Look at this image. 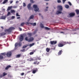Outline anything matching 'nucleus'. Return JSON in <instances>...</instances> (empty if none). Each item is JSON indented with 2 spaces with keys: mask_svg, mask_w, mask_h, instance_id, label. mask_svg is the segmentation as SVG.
<instances>
[{
  "mask_svg": "<svg viewBox=\"0 0 79 79\" xmlns=\"http://www.w3.org/2000/svg\"><path fill=\"white\" fill-rule=\"evenodd\" d=\"M30 2L31 3H34V1H33V0H30Z\"/></svg>",
  "mask_w": 79,
  "mask_h": 79,
  "instance_id": "49530a36",
  "label": "nucleus"
},
{
  "mask_svg": "<svg viewBox=\"0 0 79 79\" xmlns=\"http://www.w3.org/2000/svg\"><path fill=\"white\" fill-rule=\"evenodd\" d=\"M25 40L26 41H28V42H32V41H33L34 40V38L33 37H31L29 39V37H26L25 38Z\"/></svg>",
  "mask_w": 79,
  "mask_h": 79,
  "instance_id": "20e7f679",
  "label": "nucleus"
},
{
  "mask_svg": "<svg viewBox=\"0 0 79 79\" xmlns=\"http://www.w3.org/2000/svg\"><path fill=\"white\" fill-rule=\"evenodd\" d=\"M45 11H47V9H46V10H45Z\"/></svg>",
  "mask_w": 79,
  "mask_h": 79,
  "instance_id": "774afa93",
  "label": "nucleus"
},
{
  "mask_svg": "<svg viewBox=\"0 0 79 79\" xmlns=\"http://www.w3.org/2000/svg\"><path fill=\"white\" fill-rule=\"evenodd\" d=\"M15 28L13 27H10L9 29H6L5 30V32H8V33H10V32H11V30L13 29H15Z\"/></svg>",
  "mask_w": 79,
  "mask_h": 79,
  "instance_id": "7ed1b4c3",
  "label": "nucleus"
},
{
  "mask_svg": "<svg viewBox=\"0 0 79 79\" xmlns=\"http://www.w3.org/2000/svg\"><path fill=\"white\" fill-rule=\"evenodd\" d=\"M6 18V16H2L1 18H0V19H5Z\"/></svg>",
  "mask_w": 79,
  "mask_h": 79,
  "instance_id": "4468645a",
  "label": "nucleus"
},
{
  "mask_svg": "<svg viewBox=\"0 0 79 79\" xmlns=\"http://www.w3.org/2000/svg\"><path fill=\"white\" fill-rule=\"evenodd\" d=\"M1 28H2V29H3V27H1Z\"/></svg>",
  "mask_w": 79,
  "mask_h": 79,
  "instance_id": "0e129e2a",
  "label": "nucleus"
},
{
  "mask_svg": "<svg viewBox=\"0 0 79 79\" xmlns=\"http://www.w3.org/2000/svg\"><path fill=\"white\" fill-rule=\"evenodd\" d=\"M41 18H43V16H41Z\"/></svg>",
  "mask_w": 79,
  "mask_h": 79,
  "instance_id": "338daca9",
  "label": "nucleus"
},
{
  "mask_svg": "<svg viewBox=\"0 0 79 79\" xmlns=\"http://www.w3.org/2000/svg\"><path fill=\"white\" fill-rule=\"evenodd\" d=\"M24 24H25V23H22L21 24V26H23V25H24Z\"/></svg>",
  "mask_w": 79,
  "mask_h": 79,
  "instance_id": "c9c22d12",
  "label": "nucleus"
},
{
  "mask_svg": "<svg viewBox=\"0 0 79 79\" xmlns=\"http://www.w3.org/2000/svg\"><path fill=\"white\" fill-rule=\"evenodd\" d=\"M36 72H37V69H33L32 71V73L33 74H35Z\"/></svg>",
  "mask_w": 79,
  "mask_h": 79,
  "instance_id": "9d476101",
  "label": "nucleus"
},
{
  "mask_svg": "<svg viewBox=\"0 0 79 79\" xmlns=\"http://www.w3.org/2000/svg\"><path fill=\"white\" fill-rule=\"evenodd\" d=\"M33 54H34V52H31L30 53V54L31 55H33Z\"/></svg>",
  "mask_w": 79,
  "mask_h": 79,
  "instance_id": "37998d69",
  "label": "nucleus"
},
{
  "mask_svg": "<svg viewBox=\"0 0 79 79\" xmlns=\"http://www.w3.org/2000/svg\"><path fill=\"white\" fill-rule=\"evenodd\" d=\"M68 3H69V5H70V6H71V5H72V4H71V3L69 2H68Z\"/></svg>",
  "mask_w": 79,
  "mask_h": 79,
  "instance_id": "ea45409f",
  "label": "nucleus"
},
{
  "mask_svg": "<svg viewBox=\"0 0 79 79\" xmlns=\"http://www.w3.org/2000/svg\"><path fill=\"white\" fill-rule=\"evenodd\" d=\"M20 56H21V55L20 54H19L18 55H17L16 56V58H19V57H20Z\"/></svg>",
  "mask_w": 79,
  "mask_h": 79,
  "instance_id": "c756f323",
  "label": "nucleus"
},
{
  "mask_svg": "<svg viewBox=\"0 0 79 79\" xmlns=\"http://www.w3.org/2000/svg\"><path fill=\"white\" fill-rule=\"evenodd\" d=\"M19 18H20V17H17V19H19Z\"/></svg>",
  "mask_w": 79,
  "mask_h": 79,
  "instance_id": "052dcab7",
  "label": "nucleus"
},
{
  "mask_svg": "<svg viewBox=\"0 0 79 79\" xmlns=\"http://www.w3.org/2000/svg\"><path fill=\"white\" fill-rule=\"evenodd\" d=\"M34 64H39V62H35L34 63Z\"/></svg>",
  "mask_w": 79,
  "mask_h": 79,
  "instance_id": "7c9ffc66",
  "label": "nucleus"
},
{
  "mask_svg": "<svg viewBox=\"0 0 79 79\" xmlns=\"http://www.w3.org/2000/svg\"><path fill=\"white\" fill-rule=\"evenodd\" d=\"M12 53L11 52H8L7 53L6 56L8 57L11 56Z\"/></svg>",
  "mask_w": 79,
  "mask_h": 79,
  "instance_id": "0eeeda50",
  "label": "nucleus"
},
{
  "mask_svg": "<svg viewBox=\"0 0 79 79\" xmlns=\"http://www.w3.org/2000/svg\"><path fill=\"white\" fill-rule=\"evenodd\" d=\"M25 49H24L22 50V52H25Z\"/></svg>",
  "mask_w": 79,
  "mask_h": 79,
  "instance_id": "6e6d98bb",
  "label": "nucleus"
},
{
  "mask_svg": "<svg viewBox=\"0 0 79 79\" xmlns=\"http://www.w3.org/2000/svg\"><path fill=\"white\" fill-rule=\"evenodd\" d=\"M37 59L39 60H41V58H40H40H38Z\"/></svg>",
  "mask_w": 79,
  "mask_h": 79,
  "instance_id": "5fc2aeb1",
  "label": "nucleus"
},
{
  "mask_svg": "<svg viewBox=\"0 0 79 79\" xmlns=\"http://www.w3.org/2000/svg\"><path fill=\"white\" fill-rule=\"evenodd\" d=\"M60 33H62V34H64V32H60Z\"/></svg>",
  "mask_w": 79,
  "mask_h": 79,
  "instance_id": "bf43d9fd",
  "label": "nucleus"
},
{
  "mask_svg": "<svg viewBox=\"0 0 79 79\" xmlns=\"http://www.w3.org/2000/svg\"><path fill=\"white\" fill-rule=\"evenodd\" d=\"M65 7L66 8L68 9L69 7V6L68 5H65Z\"/></svg>",
  "mask_w": 79,
  "mask_h": 79,
  "instance_id": "4be33fe9",
  "label": "nucleus"
},
{
  "mask_svg": "<svg viewBox=\"0 0 79 79\" xmlns=\"http://www.w3.org/2000/svg\"><path fill=\"white\" fill-rule=\"evenodd\" d=\"M15 16H12V19H15Z\"/></svg>",
  "mask_w": 79,
  "mask_h": 79,
  "instance_id": "c03bdc74",
  "label": "nucleus"
},
{
  "mask_svg": "<svg viewBox=\"0 0 79 79\" xmlns=\"http://www.w3.org/2000/svg\"><path fill=\"white\" fill-rule=\"evenodd\" d=\"M22 45L21 42L20 41L18 43H16L15 44V47H17L18 45L19 47H20V46H21Z\"/></svg>",
  "mask_w": 79,
  "mask_h": 79,
  "instance_id": "423d86ee",
  "label": "nucleus"
},
{
  "mask_svg": "<svg viewBox=\"0 0 79 79\" xmlns=\"http://www.w3.org/2000/svg\"><path fill=\"white\" fill-rule=\"evenodd\" d=\"M57 42L56 41H51L50 44H51L52 45L53 44H56Z\"/></svg>",
  "mask_w": 79,
  "mask_h": 79,
  "instance_id": "9b49d317",
  "label": "nucleus"
},
{
  "mask_svg": "<svg viewBox=\"0 0 79 79\" xmlns=\"http://www.w3.org/2000/svg\"><path fill=\"white\" fill-rule=\"evenodd\" d=\"M44 28L45 29H46V30H50V28L47 27H44Z\"/></svg>",
  "mask_w": 79,
  "mask_h": 79,
  "instance_id": "5701e85b",
  "label": "nucleus"
},
{
  "mask_svg": "<svg viewBox=\"0 0 79 79\" xmlns=\"http://www.w3.org/2000/svg\"><path fill=\"white\" fill-rule=\"evenodd\" d=\"M3 57L2 55H0V59L2 60V59H3Z\"/></svg>",
  "mask_w": 79,
  "mask_h": 79,
  "instance_id": "72a5a7b5",
  "label": "nucleus"
},
{
  "mask_svg": "<svg viewBox=\"0 0 79 79\" xmlns=\"http://www.w3.org/2000/svg\"><path fill=\"white\" fill-rule=\"evenodd\" d=\"M11 15L10 12H8L7 14V16H9V15Z\"/></svg>",
  "mask_w": 79,
  "mask_h": 79,
  "instance_id": "4c0bfd02",
  "label": "nucleus"
},
{
  "mask_svg": "<svg viewBox=\"0 0 79 79\" xmlns=\"http://www.w3.org/2000/svg\"><path fill=\"white\" fill-rule=\"evenodd\" d=\"M8 2V0H4V1L3 2V4H5L6 3Z\"/></svg>",
  "mask_w": 79,
  "mask_h": 79,
  "instance_id": "412c9836",
  "label": "nucleus"
},
{
  "mask_svg": "<svg viewBox=\"0 0 79 79\" xmlns=\"http://www.w3.org/2000/svg\"><path fill=\"white\" fill-rule=\"evenodd\" d=\"M26 25H28V24H29V23L27 22L26 23Z\"/></svg>",
  "mask_w": 79,
  "mask_h": 79,
  "instance_id": "8fccbe9b",
  "label": "nucleus"
},
{
  "mask_svg": "<svg viewBox=\"0 0 79 79\" xmlns=\"http://www.w3.org/2000/svg\"><path fill=\"white\" fill-rule=\"evenodd\" d=\"M28 45H24V46H23V48H26V47H27V46H28Z\"/></svg>",
  "mask_w": 79,
  "mask_h": 79,
  "instance_id": "473e14b6",
  "label": "nucleus"
},
{
  "mask_svg": "<svg viewBox=\"0 0 79 79\" xmlns=\"http://www.w3.org/2000/svg\"><path fill=\"white\" fill-rule=\"evenodd\" d=\"M76 12L77 13V15L79 14V10H76Z\"/></svg>",
  "mask_w": 79,
  "mask_h": 79,
  "instance_id": "b1692460",
  "label": "nucleus"
},
{
  "mask_svg": "<svg viewBox=\"0 0 79 79\" xmlns=\"http://www.w3.org/2000/svg\"><path fill=\"white\" fill-rule=\"evenodd\" d=\"M13 6H9L8 7V8L7 9V11H9V10H10L12 8Z\"/></svg>",
  "mask_w": 79,
  "mask_h": 79,
  "instance_id": "f3484780",
  "label": "nucleus"
},
{
  "mask_svg": "<svg viewBox=\"0 0 79 79\" xmlns=\"http://www.w3.org/2000/svg\"><path fill=\"white\" fill-rule=\"evenodd\" d=\"M0 15H3V11L0 12Z\"/></svg>",
  "mask_w": 79,
  "mask_h": 79,
  "instance_id": "58836bf2",
  "label": "nucleus"
},
{
  "mask_svg": "<svg viewBox=\"0 0 79 79\" xmlns=\"http://www.w3.org/2000/svg\"><path fill=\"white\" fill-rule=\"evenodd\" d=\"M1 35H5L6 34V33H0Z\"/></svg>",
  "mask_w": 79,
  "mask_h": 79,
  "instance_id": "cd10ccee",
  "label": "nucleus"
},
{
  "mask_svg": "<svg viewBox=\"0 0 79 79\" xmlns=\"http://www.w3.org/2000/svg\"><path fill=\"white\" fill-rule=\"evenodd\" d=\"M31 3H29L28 4V8L29 9V10H31V9H32V7H31Z\"/></svg>",
  "mask_w": 79,
  "mask_h": 79,
  "instance_id": "ddd939ff",
  "label": "nucleus"
},
{
  "mask_svg": "<svg viewBox=\"0 0 79 79\" xmlns=\"http://www.w3.org/2000/svg\"><path fill=\"white\" fill-rule=\"evenodd\" d=\"M31 24H32L33 26H34L36 25V23H31Z\"/></svg>",
  "mask_w": 79,
  "mask_h": 79,
  "instance_id": "e433bc0d",
  "label": "nucleus"
},
{
  "mask_svg": "<svg viewBox=\"0 0 79 79\" xmlns=\"http://www.w3.org/2000/svg\"><path fill=\"white\" fill-rule=\"evenodd\" d=\"M23 6H26V4H25V3H23Z\"/></svg>",
  "mask_w": 79,
  "mask_h": 79,
  "instance_id": "3c124183",
  "label": "nucleus"
},
{
  "mask_svg": "<svg viewBox=\"0 0 79 79\" xmlns=\"http://www.w3.org/2000/svg\"><path fill=\"white\" fill-rule=\"evenodd\" d=\"M63 51L62 50H60L59 52H58V55H61V53H62Z\"/></svg>",
  "mask_w": 79,
  "mask_h": 79,
  "instance_id": "dca6fc26",
  "label": "nucleus"
},
{
  "mask_svg": "<svg viewBox=\"0 0 79 79\" xmlns=\"http://www.w3.org/2000/svg\"><path fill=\"white\" fill-rule=\"evenodd\" d=\"M19 29H20V31H22V28H21L20 27H19Z\"/></svg>",
  "mask_w": 79,
  "mask_h": 79,
  "instance_id": "603ef678",
  "label": "nucleus"
},
{
  "mask_svg": "<svg viewBox=\"0 0 79 79\" xmlns=\"http://www.w3.org/2000/svg\"><path fill=\"white\" fill-rule=\"evenodd\" d=\"M33 8H34V11H38L39 12V9L38 7H37V6L35 5H34L33 6Z\"/></svg>",
  "mask_w": 79,
  "mask_h": 79,
  "instance_id": "39448f33",
  "label": "nucleus"
},
{
  "mask_svg": "<svg viewBox=\"0 0 79 79\" xmlns=\"http://www.w3.org/2000/svg\"><path fill=\"white\" fill-rule=\"evenodd\" d=\"M34 16L33 15H31L29 19V21L31 19H33V18H34Z\"/></svg>",
  "mask_w": 79,
  "mask_h": 79,
  "instance_id": "2eb2a0df",
  "label": "nucleus"
},
{
  "mask_svg": "<svg viewBox=\"0 0 79 79\" xmlns=\"http://www.w3.org/2000/svg\"><path fill=\"white\" fill-rule=\"evenodd\" d=\"M28 60L29 61H32V60H33V59L32 58H30L28 59Z\"/></svg>",
  "mask_w": 79,
  "mask_h": 79,
  "instance_id": "2f4dec72",
  "label": "nucleus"
},
{
  "mask_svg": "<svg viewBox=\"0 0 79 79\" xmlns=\"http://www.w3.org/2000/svg\"><path fill=\"white\" fill-rule=\"evenodd\" d=\"M48 55H49V54L48 53H46V56H48Z\"/></svg>",
  "mask_w": 79,
  "mask_h": 79,
  "instance_id": "09e8293b",
  "label": "nucleus"
},
{
  "mask_svg": "<svg viewBox=\"0 0 79 79\" xmlns=\"http://www.w3.org/2000/svg\"><path fill=\"white\" fill-rule=\"evenodd\" d=\"M46 8H48V7H47Z\"/></svg>",
  "mask_w": 79,
  "mask_h": 79,
  "instance_id": "69168bd1",
  "label": "nucleus"
},
{
  "mask_svg": "<svg viewBox=\"0 0 79 79\" xmlns=\"http://www.w3.org/2000/svg\"><path fill=\"white\" fill-rule=\"evenodd\" d=\"M57 8L59 10L57 11L56 12L57 15H59V14H61L62 13L61 11L63 10V7L61 6H58Z\"/></svg>",
  "mask_w": 79,
  "mask_h": 79,
  "instance_id": "f257e3e1",
  "label": "nucleus"
},
{
  "mask_svg": "<svg viewBox=\"0 0 79 79\" xmlns=\"http://www.w3.org/2000/svg\"><path fill=\"white\" fill-rule=\"evenodd\" d=\"M63 1V3L64 4V2H66V0H62Z\"/></svg>",
  "mask_w": 79,
  "mask_h": 79,
  "instance_id": "79ce46f5",
  "label": "nucleus"
},
{
  "mask_svg": "<svg viewBox=\"0 0 79 79\" xmlns=\"http://www.w3.org/2000/svg\"><path fill=\"white\" fill-rule=\"evenodd\" d=\"M2 10H3V11H4V10H5V9H3Z\"/></svg>",
  "mask_w": 79,
  "mask_h": 79,
  "instance_id": "e2e57ef3",
  "label": "nucleus"
},
{
  "mask_svg": "<svg viewBox=\"0 0 79 79\" xmlns=\"http://www.w3.org/2000/svg\"><path fill=\"white\" fill-rule=\"evenodd\" d=\"M58 3H61V1L60 0H57Z\"/></svg>",
  "mask_w": 79,
  "mask_h": 79,
  "instance_id": "a18cd8bd",
  "label": "nucleus"
},
{
  "mask_svg": "<svg viewBox=\"0 0 79 79\" xmlns=\"http://www.w3.org/2000/svg\"><path fill=\"white\" fill-rule=\"evenodd\" d=\"M16 15L17 16H20V15H19L18 13H16Z\"/></svg>",
  "mask_w": 79,
  "mask_h": 79,
  "instance_id": "a19ab883",
  "label": "nucleus"
},
{
  "mask_svg": "<svg viewBox=\"0 0 79 79\" xmlns=\"http://www.w3.org/2000/svg\"><path fill=\"white\" fill-rule=\"evenodd\" d=\"M13 1H11L10 2V4H11V3H13Z\"/></svg>",
  "mask_w": 79,
  "mask_h": 79,
  "instance_id": "864d4df0",
  "label": "nucleus"
},
{
  "mask_svg": "<svg viewBox=\"0 0 79 79\" xmlns=\"http://www.w3.org/2000/svg\"><path fill=\"white\" fill-rule=\"evenodd\" d=\"M14 8H17V7L16 6H14Z\"/></svg>",
  "mask_w": 79,
  "mask_h": 79,
  "instance_id": "13d9d810",
  "label": "nucleus"
},
{
  "mask_svg": "<svg viewBox=\"0 0 79 79\" xmlns=\"http://www.w3.org/2000/svg\"><path fill=\"white\" fill-rule=\"evenodd\" d=\"M74 15H75V13H70V14H69L70 17H73V16H74Z\"/></svg>",
  "mask_w": 79,
  "mask_h": 79,
  "instance_id": "1a4fd4ad",
  "label": "nucleus"
},
{
  "mask_svg": "<svg viewBox=\"0 0 79 79\" xmlns=\"http://www.w3.org/2000/svg\"><path fill=\"white\" fill-rule=\"evenodd\" d=\"M11 66L10 65H8L7 67H6L5 69H8L9 68H10Z\"/></svg>",
  "mask_w": 79,
  "mask_h": 79,
  "instance_id": "a878e982",
  "label": "nucleus"
},
{
  "mask_svg": "<svg viewBox=\"0 0 79 79\" xmlns=\"http://www.w3.org/2000/svg\"><path fill=\"white\" fill-rule=\"evenodd\" d=\"M46 51L47 52H49V51H50V48H47L46 49Z\"/></svg>",
  "mask_w": 79,
  "mask_h": 79,
  "instance_id": "393cba45",
  "label": "nucleus"
},
{
  "mask_svg": "<svg viewBox=\"0 0 79 79\" xmlns=\"http://www.w3.org/2000/svg\"><path fill=\"white\" fill-rule=\"evenodd\" d=\"M71 44V42H63L62 44H58V46L59 47H63L64 45H66V44Z\"/></svg>",
  "mask_w": 79,
  "mask_h": 79,
  "instance_id": "f03ea898",
  "label": "nucleus"
},
{
  "mask_svg": "<svg viewBox=\"0 0 79 79\" xmlns=\"http://www.w3.org/2000/svg\"><path fill=\"white\" fill-rule=\"evenodd\" d=\"M7 75V73H3V74L0 75V77H2L3 76H6V75Z\"/></svg>",
  "mask_w": 79,
  "mask_h": 79,
  "instance_id": "f8f14e48",
  "label": "nucleus"
},
{
  "mask_svg": "<svg viewBox=\"0 0 79 79\" xmlns=\"http://www.w3.org/2000/svg\"><path fill=\"white\" fill-rule=\"evenodd\" d=\"M24 39V37L23 35H21L19 37V40L20 41H22Z\"/></svg>",
  "mask_w": 79,
  "mask_h": 79,
  "instance_id": "6e6552de",
  "label": "nucleus"
},
{
  "mask_svg": "<svg viewBox=\"0 0 79 79\" xmlns=\"http://www.w3.org/2000/svg\"><path fill=\"white\" fill-rule=\"evenodd\" d=\"M40 26L41 27V28H44V25L43 24L41 23L40 24Z\"/></svg>",
  "mask_w": 79,
  "mask_h": 79,
  "instance_id": "aec40b11",
  "label": "nucleus"
},
{
  "mask_svg": "<svg viewBox=\"0 0 79 79\" xmlns=\"http://www.w3.org/2000/svg\"><path fill=\"white\" fill-rule=\"evenodd\" d=\"M1 55H3V56H5V55H6V53L5 52L2 53Z\"/></svg>",
  "mask_w": 79,
  "mask_h": 79,
  "instance_id": "f704fd0d",
  "label": "nucleus"
},
{
  "mask_svg": "<svg viewBox=\"0 0 79 79\" xmlns=\"http://www.w3.org/2000/svg\"><path fill=\"white\" fill-rule=\"evenodd\" d=\"M10 13H15V11L14 10H10Z\"/></svg>",
  "mask_w": 79,
  "mask_h": 79,
  "instance_id": "a211bd4d",
  "label": "nucleus"
},
{
  "mask_svg": "<svg viewBox=\"0 0 79 79\" xmlns=\"http://www.w3.org/2000/svg\"><path fill=\"white\" fill-rule=\"evenodd\" d=\"M18 2H19V1H17L16 2V3H18Z\"/></svg>",
  "mask_w": 79,
  "mask_h": 79,
  "instance_id": "4d7b16f0",
  "label": "nucleus"
},
{
  "mask_svg": "<svg viewBox=\"0 0 79 79\" xmlns=\"http://www.w3.org/2000/svg\"><path fill=\"white\" fill-rule=\"evenodd\" d=\"M45 0V1H49L50 0Z\"/></svg>",
  "mask_w": 79,
  "mask_h": 79,
  "instance_id": "680f3d73",
  "label": "nucleus"
},
{
  "mask_svg": "<svg viewBox=\"0 0 79 79\" xmlns=\"http://www.w3.org/2000/svg\"><path fill=\"white\" fill-rule=\"evenodd\" d=\"M24 73H21V76H24Z\"/></svg>",
  "mask_w": 79,
  "mask_h": 79,
  "instance_id": "de8ad7c7",
  "label": "nucleus"
},
{
  "mask_svg": "<svg viewBox=\"0 0 79 79\" xmlns=\"http://www.w3.org/2000/svg\"><path fill=\"white\" fill-rule=\"evenodd\" d=\"M28 35L29 37H31L32 35V33H28Z\"/></svg>",
  "mask_w": 79,
  "mask_h": 79,
  "instance_id": "c85d7f7f",
  "label": "nucleus"
},
{
  "mask_svg": "<svg viewBox=\"0 0 79 79\" xmlns=\"http://www.w3.org/2000/svg\"><path fill=\"white\" fill-rule=\"evenodd\" d=\"M35 44V43H33L31 44H30L29 45V46L30 47H32V46H33V45H34Z\"/></svg>",
  "mask_w": 79,
  "mask_h": 79,
  "instance_id": "6ab92c4d",
  "label": "nucleus"
},
{
  "mask_svg": "<svg viewBox=\"0 0 79 79\" xmlns=\"http://www.w3.org/2000/svg\"><path fill=\"white\" fill-rule=\"evenodd\" d=\"M1 35H5L6 34V33H0Z\"/></svg>",
  "mask_w": 79,
  "mask_h": 79,
  "instance_id": "bb28decb",
  "label": "nucleus"
}]
</instances>
